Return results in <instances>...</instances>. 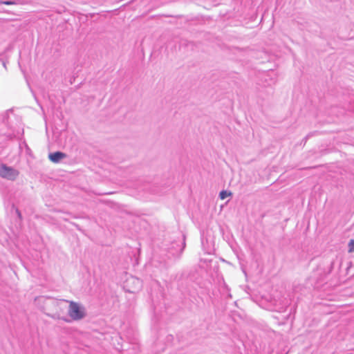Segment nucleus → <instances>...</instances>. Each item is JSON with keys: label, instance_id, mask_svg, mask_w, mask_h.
<instances>
[{"label": "nucleus", "instance_id": "obj_1", "mask_svg": "<svg viewBox=\"0 0 354 354\" xmlns=\"http://www.w3.org/2000/svg\"><path fill=\"white\" fill-rule=\"evenodd\" d=\"M64 301L69 303L68 313L73 319L79 320L85 316L84 308L79 304L67 300H64Z\"/></svg>", "mask_w": 354, "mask_h": 354}, {"label": "nucleus", "instance_id": "obj_2", "mask_svg": "<svg viewBox=\"0 0 354 354\" xmlns=\"http://www.w3.org/2000/svg\"><path fill=\"white\" fill-rule=\"evenodd\" d=\"M19 172L17 170L10 167H7L5 165H2L0 168V176L2 178L8 180H14L18 176Z\"/></svg>", "mask_w": 354, "mask_h": 354}, {"label": "nucleus", "instance_id": "obj_3", "mask_svg": "<svg viewBox=\"0 0 354 354\" xmlns=\"http://www.w3.org/2000/svg\"><path fill=\"white\" fill-rule=\"evenodd\" d=\"M142 286V281L136 277H130L126 281L125 287L127 290L129 292H136Z\"/></svg>", "mask_w": 354, "mask_h": 354}, {"label": "nucleus", "instance_id": "obj_4", "mask_svg": "<svg viewBox=\"0 0 354 354\" xmlns=\"http://www.w3.org/2000/svg\"><path fill=\"white\" fill-rule=\"evenodd\" d=\"M66 155L61 151H56L49 154V159L55 163L59 162L61 160L66 158Z\"/></svg>", "mask_w": 354, "mask_h": 354}, {"label": "nucleus", "instance_id": "obj_5", "mask_svg": "<svg viewBox=\"0 0 354 354\" xmlns=\"http://www.w3.org/2000/svg\"><path fill=\"white\" fill-rule=\"evenodd\" d=\"M231 195V192H228L225 190H223L219 194V197L221 199L223 200L227 198L228 196Z\"/></svg>", "mask_w": 354, "mask_h": 354}, {"label": "nucleus", "instance_id": "obj_6", "mask_svg": "<svg viewBox=\"0 0 354 354\" xmlns=\"http://www.w3.org/2000/svg\"><path fill=\"white\" fill-rule=\"evenodd\" d=\"M348 250L350 252H354V240H351L348 243Z\"/></svg>", "mask_w": 354, "mask_h": 354}, {"label": "nucleus", "instance_id": "obj_7", "mask_svg": "<svg viewBox=\"0 0 354 354\" xmlns=\"http://www.w3.org/2000/svg\"><path fill=\"white\" fill-rule=\"evenodd\" d=\"M1 3L4 5H13L15 4V2L12 1H1Z\"/></svg>", "mask_w": 354, "mask_h": 354}, {"label": "nucleus", "instance_id": "obj_8", "mask_svg": "<svg viewBox=\"0 0 354 354\" xmlns=\"http://www.w3.org/2000/svg\"><path fill=\"white\" fill-rule=\"evenodd\" d=\"M17 214H18L19 216H21V214H20V212H19V210H18V209H17Z\"/></svg>", "mask_w": 354, "mask_h": 354}, {"label": "nucleus", "instance_id": "obj_9", "mask_svg": "<svg viewBox=\"0 0 354 354\" xmlns=\"http://www.w3.org/2000/svg\"><path fill=\"white\" fill-rule=\"evenodd\" d=\"M185 243L184 242L183 243V248H185Z\"/></svg>", "mask_w": 354, "mask_h": 354}]
</instances>
